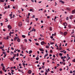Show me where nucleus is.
Listing matches in <instances>:
<instances>
[{
    "label": "nucleus",
    "mask_w": 75,
    "mask_h": 75,
    "mask_svg": "<svg viewBox=\"0 0 75 75\" xmlns=\"http://www.w3.org/2000/svg\"><path fill=\"white\" fill-rule=\"evenodd\" d=\"M47 18H50V16H47Z\"/></svg>",
    "instance_id": "nucleus-48"
},
{
    "label": "nucleus",
    "mask_w": 75,
    "mask_h": 75,
    "mask_svg": "<svg viewBox=\"0 0 75 75\" xmlns=\"http://www.w3.org/2000/svg\"><path fill=\"white\" fill-rule=\"evenodd\" d=\"M24 41L26 42H27V39H24Z\"/></svg>",
    "instance_id": "nucleus-34"
},
{
    "label": "nucleus",
    "mask_w": 75,
    "mask_h": 75,
    "mask_svg": "<svg viewBox=\"0 0 75 75\" xmlns=\"http://www.w3.org/2000/svg\"><path fill=\"white\" fill-rule=\"evenodd\" d=\"M36 59L37 61H38V59H39V58H38V57H36Z\"/></svg>",
    "instance_id": "nucleus-26"
},
{
    "label": "nucleus",
    "mask_w": 75,
    "mask_h": 75,
    "mask_svg": "<svg viewBox=\"0 0 75 75\" xmlns=\"http://www.w3.org/2000/svg\"><path fill=\"white\" fill-rule=\"evenodd\" d=\"M26 21H27L28 23H29V19H27V18L26 20Z\"/></svg>",
    "instance_id": "nucleus-21"
},
{
    "label": "nucleus",
    "mask_w": 75,
    "mask_h": 75,
    "mask_svg": "<svg viewBox=\"0 0 75 75\" xmlns=\"http://www.w3.org/2000/svg\"><path fill=\"white\" fill-rule=\"evenodd\" d=\"M63 65H65V63L64 62H63Z\"/></svg>",
    "instance_id": "nucleus-54"
},
{
    "label": "nucleus",
    "mask_w": 75,
    "mask_h": 75,
    "mask_svg": "<svg viewBox=\"0 0 75 75\" xmlns=\"http://www.w3.org/2000/svg\"><path fill=\"white\" fill-rule=\"evenodd\" d=\"M62 50V47H60L59 48V50Z\"/></svg>",
    "instance_id": "nucleus-58"
},
{
    "label": "nucleus",
    "mask_w": 75,
    "mask_h": 75,
    "mask_svg": "<svg viewBox=\"0 0 75 75\" xmlns=\"http://www.w3.org/2000/svg\"><path fill=\"white\" fill-rule=\"evenodd\" d=\"M61 47V43H60L59 44V47Z\"/></svg>",
    "instance_id": "nucleus-31"
},
{
    "label": "nucleus",
    "mask_w": 75,
    "mask_h": 75,
    "mask_svg": "<svg viewBox=\"0 0 75 75\" xmlns=\"http://www.w3.org/2000/svg\"><path fill=\"white\" fill-rule=\"evenodd\" d=\"M50 52L51 53H52V50H50Z\"/></svg>",
    "instance_id": "nucleus-36"
},
{
    "label": "nucleus",
    "mask_w": 75,
    "mask_h": 75,
    "mask_svg": "<svg viewBox=\"0 0 75 75\" xmlns=\"http://www.w3.org/2000/svg\"><path fill=\"white\" fill-rule=\"evenodd\" d=\"M32 18H35V15H34L33 16Z\"/></svg>",
    "instance_id": "nucleus-37"
},
{
    "label": "nucleus",
    "mask_w": 75,
    "mask_h": 75,
    "mask_svg": "<svg viewBox=\"0 0 75 75\" xmlns=\"http://www.w3.org/2000/svg\"><path fill=\"white\" fill-rule=\"evenodd\" d=\"M41 73H43V72H44V71H42H42H41Z\"/></svg>",
    "instance_id": "nucleus-57"
},
{
    "label": "nucleus",
    "mask_w": 75,
    "mask_h": 75,
    "mask_svg": "<svg viewBox=\"0 0 75 75\" xmlns=\"http://www.w3.org/2000/svg\"><path fill=\"white\" fill-rule=\"evenodd\" d=\"M50 31H52V27H50Z\"/></svg>",
    "instance_id": "nucleus-18"
},
{
    "label": "nucleus",
    "mask_w": 75,
    "mask_h": 75,
    "mask_svg": "<svg viewBox=\"0 0 75 75\" xmlns=\"http://www.w3.org/2000/svg\"><path fill=\"white\" fill-rule=\"evenodd\" d=\"M39 50H40V51H44V50L41 48H40Z\"/></svg>",
    "instance_id": "nucleus-14"
},
{
    "label": "nucleus",
    "mask_w": 75,
    "mask_h": 75,
    "mask_svg": "<svg viewBox=\"0 0 75 75\" xmlns=\"http://www.w3.org/2000/svg\"><path fill=\"white\" fill-rule=\"evenodd\" d=\"M54 44V42L50 43V44L51 45H53V44Z\"/></svg>",
    "instance_id": "nucleus-30"
},
{
    "label": "nucleus",
    "mask_w": 75,
    "mask_h": 75,
    "mask_svg": "<svg viewBox=\"0 0 75 75\" xmlns=\"http://www.w3.org/2000/svg\"><path fill=\"white\" fill-rule=\"evenodd\" d=\"M62 59L63 60V61H64V57H61Z\"/></svg>",
    "instance_id": "nucleus-19"
},
{
    "label": "nucleus",
    "mask_w": 75,
    "mask_h": 75,
    "mask_svg": "<svg viewBox=\"0 0 75 75\" xmlns=\"http://www.w3.org/2000/svg\"><path fill=\"white\" fill-rule=\"evenodd\" d=\"M18 53L17 54V57H18V55H19V54H18Z\"/></svg>",
    "instance_id": "nucleus-46"
},
{
    "label": "nucleus",
    "mask_w": 75,
    "mask_h": 75,
    "mask_svg": "<svg viewBox=\"0 0 75 75\" xmlns=\"http://www.w3.org/2000/svg\"><path fill=\"white\" fill-rule=\"evenodd\" d=\"M11 32H10V33H9V34L10 36H11Z\"/></svg>",
    "instance_id": "nucleus-45"
},
{
    "label": "nucleus",
    "mask_w": 75,
    "mask_h": 75,
    "mask_svg": "<svg viewBox=\"0 0 75 75\" xmlns=\"http://www.w3.org/2000/svg\"><path fill=\"white\" fill-rule=\"evenodd\" d=\"M44 43L45 42L44 41H42L41 42V44L42 45H44Z\"/></svg>",
    "instance_id": "nucleus-8"
},
{
    "label": "nucleus",
    "mask_w": 75,
    "mask_h": 75,
    "mask_svg": "<svg viewBox=\"0 0 75 75\" xmlns=\"http://www.w3.org/2000/svg\"><path fill=\"white\" fill-rule=\"evenodd\" d=\"M72 62H75V59L74 58V60H72Z\"/></svg>",
    "instance_id": "nucleus-28"
},
{
    "label": "nucleus",
    "mask_w": 75,
    "mask_h": 75,
    "mask_svg": "<svg viewBox=\"0 0 75 75\" xmlns=\"http://www.w3.org/2000/svg\"><path fill=\"white\" fill-rule=\"evenodd\" d=\"M64 35H67V32H65L64 33Z\"/></svg>",
    "instance_id": "nucleus-9"
},
{
    "label": "nucleus",
    "mask_w": 75,
    "mask_h": 75,
    "mask_svg": "<svg viewBox=\"0 0 75 75\" xmlns=\"http://www.w3.org/2000/svg\"><path fill=\"white\" fill-rule=\"evenodd\" d=\"M60 34H61L62 35V34H63V32H60Z\"/></svg>",
    "instance_id": "nucleus-41"
},
{
    "label": "nucleus",
    "mask_w": 75,
    "mask_h": 75,
    "mask_svg": "<svg viewBox=\"0 0 75 75\" xmlns=\"http://www.w3.org/2000/svg\"><path fill=\"white\" fill-rule=\"evenodd\" d=\"M4 64L3 63H2L1 64V66L2 67H4Z\"/></svg>",
    "instance_id": "nucleus-25"
},
{
    "label": "nucleus",
    "mask_w": 75,
    "mask_h": 75,
    "mask_svg": "<svg viewBox=\"0 0 75 75\" xmlns=\"http://www.w3.org/2000/svg\"><path fill=\"white\" fill-rule=\"evenodd\" d=\"M45 71L46 72H48V70H47V69H45Z\"/></svg>",
    "instance_id": "nucleus-47"
},
{
    "label": "nucleus",
    "mask_w": 75,
    "mask_h": 75,
    "mask_svg": "<svg viewBox=\"0 0 75 75\" xmlns=\"http://www.w3.org/2000/svg\"><path fill=\"white\" fill-rule=\"evenodd\" d=\"M5 57H6V54H5L4 56V58H5Z\"/></svg>",
    "instance_id": "nucleus-64"
},
{
    "label": "nucleus",
    "mask_w": 75,
    "mask_h": 75,
    "mask_svg": "<svg viewBox=\"0 0 75 75\" xmlns=\"http://www.w3.org/2000/svg\"><path fill=\"white\" fill-rule=\"evenodd\" d=\"M35 29H34V28H33L32 29V31H34V32H35Z\"/></svg>",
    "instance_id": "nucleus-12"
},
{
    "label": "nucleus",
    "mask_w": 75,
    "mask_h": 75,
    "mask_svg": "<svg viewBox=\"0 0 75 75\" xmlns=\"http://www.w3.org/2000/svg\"><path fill=\"white\" fill-rule=\"evenodd\" d=\"M11 71L12 72H14V71L13 70H11Z\"/></svg>",
    "instance_id": "nucleus-51"
},
{
    "label": "nucleus",
    "mask_w": 75,
    "mask_h": 75,
    "mask_svg": "<svg viewBox=\"0 0 75 75\" xmlns=\"http://www.w3.org/2000/svg\"><path fill=\"white\" fill-rule=\"evenodd\" d=\"M30 11H32V12H33L34 11V10L33 9H30Z\"/></svg>",
    "instance_id": "nucleus-17"
},
{
    "label": "nucleus",
    "mask_w": 75,
    "mask_h": 75,
    "mask_svg": "<svg viewBox=\"0 0 75 75\" xmlns=\"http://www.w3.org/2000/svg\"><path fill=\"white\" fill-rule=\"evenodd\" d=\"M59 2L60 3H62V4H64V3H65L64 2V1H62L61 0H60Z\"/></svg>",
    "instance_id": "nucleus-4"
},
{
    "label": "nucleus",
    "mask_w": 75,
    "mask_h": 75,
    "mask_svg": "<svg viewBox=\"0 0 75 75\" xmlns=\"http://www.w3.org/2000/svg\"><path fill=\"white\" fill-rule=\"evenodd\" d=\"M63 25H64V26H67V23H65L63 24Z\"/></svg>",
    "instance_id": "nucleus-10"
},
{
    "label": "nucleus",
    "mask_w": 75,
    "mask_h": 75,
    "mask_svg": "<svg viewBox=\"0 0 75 75\" xmlns=\"http://www.w3.org/2000/svg\"><path fill=\"white\" fill-rule=\"evenodd\" d=\"M16 55H17V54H14V56H13L14 57H16Z\"/></svg>",
    "instance_id": "nucleus-32"
},
{
    "label": "nucleus",
    "mask_w": 75,
    "mask_h": 75,
    "mask_svg": "<svg viewBox=\"0 0 75 75\" xmlns=\"http://www.w3.org/2000/svg\"><path fill=\"white\" fill-rule=\"evenodd\" d=\"M73 17V16L72 15H70L69 16V18H70V19H71H71H72V18Z\"/></svg>",
    "instance_id": "nucleus-11"
},
{
    "label": "nucleus",
    "mask_w": 75,
    "mask_h": 75,
    "mask_svg": "<svg viewBox=\"0 0 75 75\" xmlns=\"http://www.w3.org/2000/svg\"><path fill=\"white\" fill-rule=\"evenodd\" d=\"M11 49L12 50H14V48H13V47H11Z\"/></svg>",
    "instance_id": "nucleus-43"
},
{
    "label": "nucleus",
    "mask_w": 75,
    "mask_h": 75,
    "mask_svg": "<svg viewBox=\"0 0 75 75\" xmlns=\"http://www.w3.org/2000/svg\"><path fill=\"white\" fill-rule=\"evenodd\" d=\"M66 58H67V57H66L65 56H64V57H63V58H64V59Z\"/></svg>",
    "instance_id": "nucleus-60"
},
{
    "label": "nucleus",
    "mask_w": 75,
    "mask_h": 75,
    "mask_svg": "<svg viewBox=\"0 0 75 75\" xmlns=\"http://www.w3.org/2000/svg\"><path fill=\"white\" fill-rule=\"evenodd\" d=\"M60 63L61 64H63V62H60Z\"/></svg>",
    "instance_id": "nucleus-39"
},
{
    "label": "nucleus",
    "mask_w": 75,
    "mask_h": 75,
    "mask_svg": "<svg viewBox=\"0 0 75 75\" xmlns=\"http://www.w3.org/2000/svg\"><path fill=\"white\" fill-rule=\"evenodd\" d=\"M17 41L18 42H20V39L18 38L17 40Z\"/></svg>",
    "instance_id": "nucleus-15"
},
{
    "label": "nucleus",
    "mask_w": 75,
    "mask_h": 75,
    "mask_svg": "<svg viewBox=\"0 0 75 75\" xmlns=\"http://www.w3.org/2000/svg\"><path fill=\"white\" fill-rule=\"evenodd\" d=\"M8 75H11V74L10 73H9V72L8 73Z\"/></svg>",
    "instance_id": "nucleus-61"
},
{
    "label": "nucleus",
    "mask_w": 75,
    "mask_h": 75,
    "mask_svg": "<svg viewBox=\"0 0 75 75\" xmlns=\"http://www.w3.org/2000/svg\"><path fill=\"white\" fill-rule=\"evenodd\" d=\"M18 25L20 27H21V26H22V23H21V22H20V23H18Z\"/></svg>",
    "instance_id": "nucleus-3"
},
{
    "label": "nucleus",
    "mask_w": 75,
    "mask_h": 75,
    "mask_svg": "<svg viewBox=\"0 0 75 75\" xmlns=\"http://www.w3.org/2000/svg\"><path fill=\"white\" fill-rule=\"evenodd\" d=\"M23 65H25V64L24 63V62H23Z\"/></svg>",
    "instance_id": "nucleus-56"
},
{
    "label": "nucleus",
    "mask_w": 75,
    "mask_h": 75,
    "mask_svg": "<svg viewBox=\"0 0 75 75\" xmlns=\"http://www.w3.org/2000/svg\"><path fill=\"white\" fill-rule=\"evenodd\" d=\"M69 28H70L71 27V25H69L68 26Z\"/></svg>",
    "instance_id": "nucleus-62"
},
{
    "label": "nucleus",
    "mask_w": 75,
    "mask_h": 75,
    "mask_svg": "<svg viewBox=\"0 0 75 75\" xmlns=\"http://www.w3.org/2000/svg\"><path fill=\"white\" fill-rule=\"evenodd\" d=\"M5 1V0H1L0 1L1 2H2L3 3V2H4Z\"/></svg>",
    "instance_id": "nucleus-23"
},
{
    "label": "nucleus",
    "mask_w": 75,
    "mask_h": 75,
    "mask_svg": "<svg viewBox=\"0 0 75 75\" xmlns=\"http://www.w3.org/2000/svg\"><path fill=\"white\" fill-rule=\"evenodd\" d=\"M10 59L11 61H13L14 62V61H13V59H13L12 57H11Z\"/></svg>",
    "instance_id": "nucleus-16"
},
{
    "label": "nucleus",
    "mask_w": 75,
    "mask_h": 75,
    "mask_svg": "<svg viewBox=\"0 0 75 75\" xmlns=\"http://www.w3.org/2000/svg\"><path fill=\"white\" fill-rule=\"evenodd\" d=\"M22 50H25V49H24V48L23 47H22Z\"/></svg>",
    "instance_id": "nucleus-42"
},
{
    "label": "nucleus",
    "mask_w": 75,
    "mask_h": 75,
    "mask_svg": "<svg viewBox=\"0 0 75 75\" xmlns=\"http://www.w3.org/2000/svg\"><path fill=\"white\" fill-rule=\"evenodd\" d=\"M59 55H60V57H61V56H62V53H60L59 54Z\"/></svg>",
    "instance_id": "nucleus-22"
},
{
    "label": "nucleus",
    "mask_w": 75,
    "mask_h": 75,
    "mask_svg": "<svg viewBox=\"0 0 75 75\" xmlns=\"http://www.w3.org/2000/svg\"><path fill=\"white\" fill-rule=\"evenodd\" d=\"M4 45H1L0 49H3V48H4Z\"/></svg>",
    "instance_id": "nucleus-1"
},
{
    "label": "nucleus",
    "mask_w": 75,
    "mask_h": 75,
    "mask_svg": "<svg viewBox=\"0 0 75 75\" xmlns=\"http://www.w3.org/2000/svg\"><path fill=\"white\" fill-rule=\"evenodd\" d=\"M18 59H19L18 58H16V60L17 61H18Z\"/></svg>",
    "instance_id": "nucleus-59"
},
{
    "label": "nucleus",
    "mask_w": 75,
    "mask_h": 75,
    "mask_svg": "<svg viewBox=\"0 0 75 75\" xmlns=\"http://www.w3.org/2000/svg\"><path fill=\"white\" fill-rule=\"evenodd\" d=\"M6 39H7V40H8V36H7Z\"/></svg>",
    "instance_id": "nucleus-53"
},
{
    "label": "nucleus",
    "mask_w": 75,
    "mask_h": 75,
    "mask_svg": "<svg viewBox=\"0 0 75 75\" xmlns=\"http://www.w3.org/2000/svg\"><path fill=\"white\" fill-rule=\"evenodd\" d=\"M31 71L30 70H29L28 72V74H31Z\"/></svg>",
    "instance_id": "nucleus-2"
},
{
    "label": "nucleus",
    "mask_w": 75,
    "mask_h": 75,
    "mask_svg": "<svg viewBox=\"0 0 75 75\" xmlns=\"http://www.w3.org/2000/svg\"><path fill=\"white\" fill-rule=\"evenodd\" d=\"M35 44L36 45H39V44H38V43H36Z\"/></svg>",
    "instance_id": "nucleus-33"
},
{
    "label": "nucleus",
    "mask_w": 75,
    "mask_h": 75,
    "mask_svg": "<svg viewBox=\"0 0 75 75\" xmlns=\"http://www.w3.org/2000/svg\"><path fill=\"white\" fill-rule=\"evenodd\" d=\"M46 48H49V46H46Z\"/></svg>",
    "instance_id": "nucleus-35"
},
{
    "label": "nucleus",
    "mask_w": 75,
    "mask_h": 75,
    "mask_svg": "<svg viewBox=\"0 0 75 75\" xmlns=\"http://www.w3.org/2000/svg\"><path fill=\"white\" fill-rule=\"evenodd\" d=\"M35 63H37V64H38V61H37L35 62Z\"/></svg>",
    "instance_id": "nucleus-49"
},
{
    "label": "nucleus",
    "mask_w": 75,
    "mask_h": 75,
    "mask_svg": "<svg viewBox=\"0 0 75 75\" xmlns=\"http://www.w3.org/2000/svg\"><path fill=\"white\" fill-rule=\"evenodd\" d=\"M3 68H2V70L4 71V70H5V67H4V66H3L2 67Z\"/></svg>",
    "instance_id": "nucleus-13"
},
{
    "label": "nucleus",
    "mask_w": 75,
    "mask_h": 75,
    "mask_svg": "<svg viewBox=\"0 0 75 75\" xmlns=\"http://www.w3.org/2000/svg\"><path fill=\"white\" fill-rule=\"evenodd\" d=\"M29 41L30 42H31L32 40H31V39H29Z\"/></svg>",
    "instance_id": "nucleus-63"
},
{
    "label": "nucleus",
    "mask_w": 75,
    "mask_h": 75,
    "mask_svg": "<svg viewBox=\"0 0 75 75\" xmlns=\"http://www.w3.org/2000/svg\"><path fill=\"white\" fill-rule=\"evenodd\" d=\"M8 28H9V29H11V27L10 26V25H8Z\"/></svg>",
    "instance_id": "nucleus-6"
},
{
    "label": "nucleus",
    "mask_w": 75,
    "mask_h": 75,
    "mask_svg": "<svg viewBox=\"0 0 75 75\" xmlns=\"http://www.w3.org/2000/svg\"><path fill=\"white\" fill-rule=\"evenodd\" d=\"M22 37H23V38H25V35H22Z\"/></svg>",
    "instance_id": "nucleus-24"
},
{
    "label": "nucleus",
    "mask_w": 75,
    "mask_h": 75,
    "mask_svg": "<svg viewBox=\"0 0 75 75\" xmlns=\"http://www.w3.org/2000/svg\"><path fill=\"white\" fill-rule=\"evenodd\" d=\"M30 13H28V16L29 17V16H30Z\"/></svg>",
    "instance_id": "nucleus-52"
},
{
    "label": "nucleus",
    "mask_w": 75,
    "mask_h": 75,
    "mask_svg": "<svg viewBox=\"0 0 75 75\" xmlns=\"http://www.w3.org/2000/svg\"><path fill=\"white\" fill-rule=\"evenodd\" d=\"M48 53H46V54H45V56L46 57H47L48 56Z\"/></svg>",
    "instance_id": "nucleus-29"
},
{
    "label": "nucleus",
    "mask_w": 75,
    "mask_h": 75,
    "mask_svg": "<svg viewBox=\"0 0 75 75\" xmlns=\"http://www.w3.org/2000/svg\"><path fill=\"white\" fill-rule=\"evenodd\" d=\"M66 10H68V11H70V10H71V9L69 7L67 8Z\"/></svg>",
    "instance_id": "nucleus-5"
},
{
    "label": "nucleus",
    "mask_w": 75,
    "mask_h": 75,
    "mask_svg": "<svg viewBox=\"0 0 75 75\" xmlns=\"http://www.w3.org/2000/svg\"><path fill=\"white\" fill-rule=\"evenodd\" d=\"M73 73V72H72V71H70V74H72V73Z\"/></svg>",
    "instance_id": "nucleus-50"
},
{
    "label": "nucleus",
    "mask_w": 75,
    "mask_h": 75,
    "mask_svg": "<svg viewBox=\"0 0 75 75\" xmlns=\"http://www.w3.org/2000/svg\"><path fill=\"white\" fill-rule=\"evenodd\" d=\"M75 9L72 12V14H75Z\"/></svg>",
    "instance_id": "nucleus-7"
},
{
    "label": "nucleus",
    "mask_w": 75,
    "mask_h": 75,
    "mask_svg": "<svg viewBox=\"0 0 75 75\" xmlns=\"http://www.w3.org/2000/svg\"><path fill=\"white\" fill-rule=\"evenodd\" d=\"M33 52V51L32 50H30L29 52V54H31V53Z\"/></svg>",
    "instance_id": "nucleus-20"
},
{
    "label": "nucleus",
    "mask_w": 75,
    "mask_h": 75,
    "mask_svg": "<svg viewBox=\"0 0 75 75\" xmlns=\"http://www.w3.org/2000/svg\"><path fill=\"white\" fill-rule=\"evenodd\" d=\"M12 15H13V14H11L9 15V16H10V17H11V16H12Z\"/></svg>",
    "instance_id": "nucleus-44"
},
{
    "label": "nucleus",
    "mask_w": 75,
    "mask_h": 75,
    "mask_svg": "<svg viewBox=\"0 0 75 75\" xmlns=\"http://www.w3.org/2000/svg\"><path fill=\"white\" fill-rule=\"evenodd\" d=\"M5 9H7L8 8L7 7V6H6L5 7Z\"/></svg>",
    "instance_id": "nucleus-38"
},
{
    "label": "nucleus",
    "mask_w": 75,
    "mask_h": 75,
    "mask_svg": "<svg viewBox=\"0 0 75 75\" xmlns=\"http://www.w3.org/2000/svg\"><path fill=\"white\" fill-rule=\"evenodd\" d=\"M1 26H2L3 24V23H1Z\"/></svg>",
    "instance_id": "nucleus-55"
},
{
    "label": "nucleus",
    "mask_w": 75,
    "mask_h": 75,
    "mask_svg": "<svg viewBox=\"0 0 75 75\" xmlns=\"http://www.w3.org/2000/svg\"><path fill=\"white\" fill-rule=\"evenodd\" d=\"M35 20H36V21H38V18H35Z\"/></svg>",
    "instance_id": "nucleus-40"
},
{
    "label": "nucleus",
    "mask_w": 75,
    "mask_h": 75,
    "mask_svg": "<svg viewBox=\"0 0 75 75\" xmlns=\"http://www.w3.org/2000/svg\"><path fill=\"white\" fill-rule=\"evenodd\" d=\"M3 54H4V55H6V52H3Z\"/></svg>",
    "instance_id": "nucleus-27"
}]
</instances>
